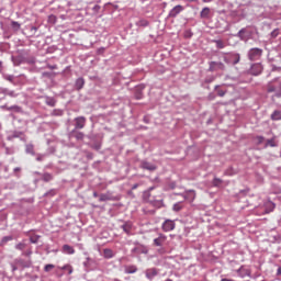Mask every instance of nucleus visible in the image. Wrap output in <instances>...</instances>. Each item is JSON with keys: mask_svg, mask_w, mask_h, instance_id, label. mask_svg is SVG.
<instances>
[{"mask_svg": "<svg viewBox=\"0 0 281 281\" xmlns=\"http://www.w3.org/2000/svg\"><path fill=\"white\" fill-rule=\"evenodd\" d=\"M209 71H225V64L221 61H211Z\"/></svg>", "mask_w": 281, "mask_h": 281, "instance_id": "obj_1", "label": "nucleus"}, {"mask_svg": "<svg viewBox=\"0 0 281 281\" xmlns=\"http://www.w3.org/2000/svg\"><path fill=\"white\" fill-rule=\"evenodd\" d=\"M260 56H262V49H260V48H251L248 52L249 60H258V58H260Z\"/></svg>", "mask_w": 281, "mask_h": 281, "instance_id": "obj_2", "label": "nucleus"}, {"mask_svg": "<svg viewBox=\"0 0 281 281\" xmlns=\"http://www.w3.org/2000/svg\"><path fill=\"white\" fill-rule=\"evenodd\" d=\"M166 240H168V236L159 233L158 237L154 239V246L164 247V245H166Z\"/></svg>", "mask_w": 281, "mask_h": 281, "instance_id": "obj_3", "label": "nucleus"}, {"mask_svg": "<svg viewBox=\"0 0 281 281\" xmlns=\"http://www.w3.org/2000/svg\"><path fill=\"white\" fill-rule=\"evenodd\" d=\"M175 227H176V224H175V221L172 220H166L161 225L162 232H172Z\"/></svg>", "mask_w": 281, "mask_h": 281, "instance_id": "obj_4", "label": "nucleus"}, {"mask_svg": "<svg viewBox=\"0 0 281 281\" xmlns=\"http://www.w3.org/2000/svg\"><path fill=\"white\" fill-rule=\"evenodd\" d=\"M183 10H184L183 5L178 4V5L173 7V8L170 10L169 16H170L171 19H175V18H177L178 14H181V12H183Z\"/></svg>", "mask_w": 281, "mask_h": 281, "instance_id": "obj_5", "label": "nucleus"}, {"mask_svg": "<svg viewBox=\"0 0 281 281\" xmlns=\"http://www.w3.org/2000/svg\"><path fill=\"white\" fill-rule=\"evenodd\" d=\"M86 124H87V119L85 116H78L75 119V128L77 130L85 128Z\"/></svg>", "mask_w": 281, "mask_h": 281, "instance_id": "obj_6", "label": "nucleus"}, {"mask_svg": "<svg viewBox=\"0 0 281 281\" xmlns=\"http://www.w3.org/2000/svg\"><path fill=\"white\" fill-rule=\"evenodd\" d=\"M158 274L159 270H157V268H148L147 270H145V276L147 280H153V278H156V276Z\"/></svg>", "mask_w": 281, "mask_h": 281, "instance_id": "obj_7", "label": "nucleus"}, {"mask_svg": "<svg viewBox=\"0 0 281 281\" xmlns=\"http://www.w3.org/2000/svg\"><path fill=\"white\" fill-rule=\"evenodd\" d=\"M251 76H260L262 74V65L254 64L250 68Z\"/></svg>", "mask_w": 281, "mask_h": 281, "instance_id": "obj_8", "label": "nucleus"}, {"mask_svg": "<svg viewBox=\"0 0 281 281\" xmlns=\"http://www.w3.org/2000/svg\"><path fill=\"white\" fill-rule=\"evenodd\" d=\"M132 254H136V255L148 254V248L144 245H138L132 249Z\"/></svg>", "mask_w": 281, "mask_h": 281, "instance_id": "obj_9", "label": "nucleus"}, {"mask_svg": "<svg viewBox=\"0 0 281 281\" xmlns=\"http://www.w3.org/2000/svg\"><path fill=\"white\" fill-rule=\"evenodd\" d=\"M140 168H143V170H149L150 172L157 170V166H155L148 161H143L140 165Z\"/></svg>", "mask_w": 281, "mask_h": 281, "instance_id": "obj_10", "label": "nucleus"}, {"mask_svg": "<svg viewBox=\"0 0 281 281\" xmlns=\"http://www.w3.org/2000/svg\"><path fill=\"white\" fill-rule=\"evenodd\" d=\"M184 199L186 201H190V203H192V201L196 199V192H194V190L187 191L184 193Z\"/></svg>", "mask_w": 281, "mask_h": 281, "instance_id": "obj_11", "label": "nucleus"}, {"mask_svg": "<svg viewBox=\"0 0 281 281\" xmlns=\"http://www.w3.org/2000/svg\"><path fill=\"white\" fill-rule=\"evenodd\" d=\"M113 256H115V254L113 252V250L111 248L103 249L104 258H106L109 260V259L113 258Z\"/></svg>", "mask_w": 281, "mask_h": 281, "instance_id": "obj_12", "label": "nucleus"}, {"mask_svg": "<svg viewBox=\"0 0 281 281\" xmlns=\"http://www.w3.org/2000/svg\"><path fill=\"white\" fill-rule=\"evenodd\" d=\"M63 251H64V254H68V255L76 254V250L74 249V247H71L69 245H64L63 246Z\"/></svg>", "mask_w": 281, "mask_h": 281, "instance_id": "obj_13", "label": "nucleus"}, {"mask_svg": "<svg viewBox=\"0 0 281 281\" xmlns=\"http://www.w3.org/2000/svg\"><path fill=\"white\" fill-rule=\"evenodd\" d=\"M75 87L78 91H80V89H82V87H85V79L83 78H78L76 80Z\"/></svg>", "mask_w": 281, "mask_h": 281, "instance_id": "obj_14", "label": "nucleus"}, {"mask_svg": "<svg viewBox=\"0 0 281 281\" xmlns=\"http://www.w3.org/2000/svg\"><path fill=\"white\" fill-rule=\"evenodd\" d=\"M210 8L202 9L200 16L201 19H210Z\"/></svg>", "mask_w": 281, "mask_h": 281, "instance_id": "obj_15", "label": "nucleus"}, {"mask_svg": "<svg viewBox=\"0 0 281 281\" xmlns=\"http://www.w3.org/2000/svg\"><path fill=\"white\" fill-rule=\"evenodd\" d=\"M122 229L125 232V234H131V229H133V224H131V222H127L122 226Z\"/></svg>", "mask_w": 281, "mask_h": 281, "instance_id": "obj_16", "label": "nucleus"}, {"mask_svg": "<svg viewBox=\"0 0 281 281\" xmlns=\"http://www.w3.org/2000/svg\"><path fill=\"white\" fill-rule=\"evenodd\" d=\"M271 120H273L274 122L278 120H281V112L276 110L272 114H271Z\"/></svg>", "mask_w": 281, "mask_h": 281, "instance_id": "obj_17", "label": "nucleus"}, {"mask_svg": "<svg viewBox=\"0 0 281 281\" xmlns=\"http://www.w3.org/2000/svg\"><path fill=\"white\" fill-rule=\"evenodd\" d=\"M61 271H68V276H71L74 273V268L70 265H66L60 268Z\"/></svg>", "mask_w": 281, "mask_h": 281, "instance_id": "obj_18", "label": "nucleus"}, {"mask_svg": "<svg viewBox=\"0 0 281 281\" xmlns=\"http://www.w3.org/2000/svg\"><path fill=\"white\" fill-rule=\"evenodd\" d=\"M125 273H137V267L136 266H128L125 268Z\"/></svg>", "mask_w": 281, "mask_h": 281, "instance_id": "obj_19", "label": "nucleus"}, {"mask_svg": "<svg viewBox=\"0 0 281 281\" xmlns=\"http://www.w3.org/2000/svg\"><path fill=\"white\" fill-rule=\"evenodd\" d=\"M273 210H276V204L273 202H269L267 204L266 214H269L270 212H273Z\"/></svg>", "mask_w": 281, "mask_h": 281, "instance_id": "obj_20", "label": "nucleus"}, {"mask_svg": "<svg viewBox=\"0 0 281 281\" xmlns=\"http://www.w3.org/2000/svg\"><path fill=\"white\" fill-rule=\"evenodd\" d=\"M72 133L75 134V138H76V139H79V140L85 139V133H82V132H77V131H72Z\"/></svg>", "mask_w": 281, "mask_h": 281, "instance_id": "obj_21", "label": "nucleus"}, {"mask_svg": "<svg viewBox=\"0 0 281 281\" xmlns=\"http://www.w3.org/2000/svg\"><path fill=\"white\" fill-rule=\"evenodd\" d=\"M172 210H173V212H181V210H183V205L181 204V202H178V203L173 204Z\"/></svg>", "mask_w": 281, "mask_h": 281, "instance_id": "obj_22", "label": "nucleus"}, {"mask_svg": "<svg viewBox=\"0 0 281 281\" xmlns=\"http://www.w3.org/2000/svg\"><path fill=\"white\" fill-rule=\"evenodd\" d=\"M215 44H216L217 49H225V43H223V41L216 40Z\"/></svg>", "mask_w": 281, "mask_h": 281, "instance_id": "obj_23", "label": "nucleus"}, {"mask_svg": "<svg viewBox=\"0 0 281 281\" xmlns=\"http://www.w3.org/2000/svg\"><path fill=\"white\" fill-rule=\"evenodd\" d=\"M46 104L48 106H56V100H54L53 98H47L46 99Z\"/></svg>", "mask_w": 281, "mask_h": 281, "instance_id": "obj_24", "label": "nucleus"}, {"mask_svg": "<svg viewBox=\"0 0 281 281\" xmlns=\"http://www.w3.org/2000/svg\"><path fill=\"white\" fill-rule=\"evenodd\" d=\"M54 179V177L50 173H44L43 175V180L46 182H49Z\"/></svg>", "mask_w": 281, "mask_h": 281, "instance_id": "obj_25", "label": "nucleus"}, {"mask_svg": "<svg viewBox=\"0 0 281 281\" xmlns=\"http://www.w3.org/2000/svg\"><path fill=\"white\" fill-rule=\"evenodd\" d=\"M221 183H223V180H221V178H214V180H213L214 188H218V186H221Z\"/></svg>", "mask_w": 281, "mask_h": 281, "instance_id": "obj_26", "label": "nucleus"}, {"mask_svg": "<svg viewBox=\"0 0 281 281\" xmlns=\"http://www.w3.org/2000/svg\"><path fill=\"white\" fill-rule=\"evenodd\" d=\"M11 27H13V30H21V24L19 22L12 21Z\"/></svg>", "mask_w": 281, "mask_h": 281, "instance_id": "obj_27", "label": "nucleus"}, {"mask_svg": "<svg viewBox=\"0 0 281 281\" xmlns=\"http://www.w3.org/2000/svg\"><path fill=\"white\" fill-rule=\"evenodd\" d=\"M233 57L235 58L233 65H238L240 63V54H234Z\"/></svg>", "mask_w": 281, "mask_h": 281, "instance_id": "obj_28", "label": "nucleus"}, {"mask_svg": "<svg viewBox=\"0 0 281 281\" xmlns=\"http://www.w3.org/2000/svg\"><path fill=\"white\" fill-rule=\"evenodd\" d=\"M38 238H41V236L33 235V236L30 237V240H31V243L36 244V243H38Z\"/></svg>", "mask_w": 281, "mask_h": 281, "instance_id": "obj_29", "label": "nucleus"}, {"mask_svg": "<svg viewBox=\"0 0 281 281\" xmlns=\"http://www.w3.org/2000/svg\"><path fill=\"white\" fill-rule=\"evenodd\" d=\"M54 265H52V263H48V265H46L45 267H44V271H46V273H49V271H52V269H54Z\"/></svg>", "mask_w": 281, "mask_h": 281, "instance_id": "obj_30", "label": "nucleus"}, {"mask_svg": "<svg viewBox=\"0 0 281 281\" xmlns=\"http://www.w3.org/2000/svg\"><path fill=\"white\" fill-rule=\"evenodd\" d=\"M15 249H19L20 251H23L25 249V243H20L15 246Z\"/></svg>", "mask_w": 281, "mask_h": 281, "instance_id": "obj_31", "label": "nucleus"}, {"mask_svg": "<svg viewBox=\"0 0 281 281\" xmlns=\"http://www.w3.org/2000/svg\"><path fill=\"white\" fill-rule=\"evenodd\" d=\"M26 153H30L31 155H34V146L29 145V146L26 147Z\"/></svg>", "mask_w": 281, "mask_h": 281, "instance_id": "obj_32", "label": "nucleus"}, {"mask_svg": "<svg viewBox=\"0 0 281 281\" xmlns=\"http://www.w3.org/2000/svg\"><path fill=\"white\" fill-rule=\"evenodd\" d=\"M48 23H56V15H49L48 16Z\"/></svg>", "mask_w": 281, "mask_h": 281, "instance_id": "obj_33", "label": "nucleus"}, {"mask_svg": "<svg viewBox=\"0 0 281 281\" xmlns=\"http://www.w3.org/2000/svg\"><path fill=\"white\" fill-rule=\"evenodd\" d=\"M225 93H227L226 90H217V95H218L220 98L225 97Z\"/></svg>", "mask_w": 281, "mask_h": 281, "instance_id": "obj_34", "label": "nucleus"}, {"mask_svg": "<svg viewBox=\"0 0 281 281\" xmlns=\"http://www.w3.org/2000/svg\"><path fill=\"white\" fill-rule=\"evenodd\" d=\"M267 144H268L269 146L276 147V140H274L273 138L268 139V140H267Z\"/></svg>", "mask_w": 281, "mask_h": 281, "instance_id": "obj_35", "label": "nucleus"}, {"mask_svg": "<svg viewBox=\"0 0 281 281\" xmlns=\"http://www.w3.org/2000/svg\"><path fill=\"white\" fill-rule=\"evenodd\" d=\"M243 34H245V29H241V30L238 32L239 38H241V41H245V37L243 36Z\"/></svg>", "mask_w": 281, "mask_h": 281, "instance_id": "obj_36", "label": "nucleus"}, {"mask_svg": "<svg viewBox=\"0 0 281 281\" xmlns=\"http://www.w3.org/2000/svg\"><path fill=\"white\" fill-rule=\"evenodd\" d=\"M100 201H109V195H106V194H101V195H100Z\"/></svg>", "mask_w": 281, "mask_h": 281, "instance_id": "obj_37", "label": "nucleus"}, {"mask_svg": "<svg viewBox=\"0 0 281 281\" xmlns=\"http://www.w3.org/2000/svg\"><path fill=\"white\" fill-rule=\"evenodd\" d=\"M139 25H143L144 27H146V25H148V21H146V20H140V21H139Z\"/></svg>", "mask_w": 281, "mask_h": 281, "instance_id": "obj_38", "label": "nucleus"}, {"mask_svg": "<svg viewBox=\"0 0 281 281\" xmlns=\"http://www.w3.org/2000/svg\"><path fill=\"white\" fill-rule=\"evenodd\" d=\"M274 91H276V87H273V86L268 87V92L269 93H273Z\"/></svg>", "mask_w": 281, "mask_h": 281, "instance_id": "obj_39", "label": "nucleus"}, {"mask_svg": "<svg viewBox=\"0 0 281 281\" xmlns=\"http://www.w3.org/2000/svg\"><path fill=\"white\" fill-rule=\"evenodd\" d=\"M53 115H63V111H60V110H55V111L53 112Z\"/></svg>", "mask_w": 281, "mask_h": 281, "instance_id": "obj_40", "label": "nucleus"}, {"mask_svg": "<svg viewBox=\"0 0 281 281\" xmlns=\"http://www.w3.org/2000/svg\"><path fill=\"white\" fill-rule=\"evenodd\" d=\"M8 240H12V236H7V237H3L2 239L3 243H8Z\"/></svg>", "mask_w": 281, "mask_h": 281, "instance_id": "obj_41", "label": "nucleus"}, {"mask_svg": "<svg viewBox=\"0 0 281 281\" xmlns=\"http://www.w3.org/2000/svg\"><path fill=\"white\" fill-rule=\"evenodd\" d=\"M257 139H258L259 144H262V142H265V137H262V136L257 137Z\"/></svg>", "mask_w": 281, "mask_h": 281, "instance_id": "obj_42", "label": "nucleus"}, {"mask_svg": "<svg viewBox=\"0 0 281 281\" xmlns=\"http://www.w3.org/2000/svg\"><path fill=\"white\" fill-rule=\"evenodd\" d=\"M158 254H160V255L166 254V249H164V248L158 249Z\"/></svg>", "mask_w": 281, "mask_h": 281, "instance_id": "obj_43", "label": "nucleus"}, {"mask_svg": "<svg viewBox=\"0 0 281 281\" xmlns=\"http://www.w3.org/2000/svg\"><path fill=\"white\" fill-rule=\"evenodd\" d=\"M3 71V63L0 61V74Z\"/></svg>", "mask_w": 281, "mask_h": 281, "instance_id": "obj_44", "label": "nucleus"}, {"mask_svg": "<svg viewBox=\"0 0 281 281\" xmlns=\"http://www.w3.org/2000/svg\"><path fill=\"white\" fill-rule=\"evenodd\" d=\"M137 188H139V184L136 183L132 187V190H137Z\"/></svg>", "mask_w": 281, "mask_h": 281, "instance_id": "obj_45", "label": "nucleus"}, {"mask_svg": "<svg viewBox=\"0 0 281 281\" xmlns=\"http://www.w3.org/2000/svg\"><path fill=\"white\" fill-rule=\"evenodd\" d=\"M37 161H43V156H38Z\"/></svg>", "mask_w": 281, "mask_h": 281, "instance_id": "obj_46", "label": "nucleus"}, {"mask_svg": "<svg viewBox=\"0 0 281 281\" xmlns=\"http://www.w3.org/2000/svg\"><path fill=\"white\" fill-rule=\"evenodd\" d=\"M25 256H32V251H27L24 254Z\"/></svg>", "mask_w": 281, "mask_h": 281, "instance_id": "obj_47", "label": "nucleus"}, {"mask_svg": "<svg viewBox=\"0 0 281 281\" xmlns=\"http://www.w3.org/2000/svg\"><path fill=\"white\" fill-rule=\"evenodd\" d=\"M221 281H234V279H222Z\"/></svg>", "mask_w": 281, "mask_h": 281, "instance_id": "obj_48", "label": "nucleus"}, {"mask_svg": "<svg viewBox=\"0 0 281 281\" xmlns=\"http://www.w3.org/2000/svg\"><path fill=\"white\" fill-rule=\"evenodd\" d=\"M278 276H281V267L278 269Z\"/></svg>", "mask_w": 281, "mask_h": 281, "instance_id": "obj_49", "label": "nucleus"}, {"mask_svg": "<svg viewBox=\"0 0 281 281\" xmlns=\"http://www.w3.org/2000/svg\"><path fill=\"white\" fill-rule=\"evenodd\" d=\"M204 3H210L212 0H203Z\"/></svg>", "mask_w": 281, "mask_h": 281, "instance_id": "obj_50", "label": "nucleus"}, {"mask_svg": "<svg viewBox=\"0 0 281 281\" xmlns=\"http://www.w3.org/2000/svg\"><path fill=\"white\" fill-rule=\"evenodd\" d=\"M166 281H172V279H167Z\"/></svg>", "mask_w": 281, "mask_h": 281, "instance_id": "obj_51", "label": "nucleus"}, {"mask_svg": "<svg viewBox=\"0 0 281 281\" xmlns=\"http://www.w3.org/2000/svg\"><path fill=\"white\" fill-rule=\"evenodd\" d=\"M189 1H196V0H189Z\"/></svg>", "mask_w": 281, "mask_h": 281, "instance_id": "obj_52", "label": "nucleus"}]
</instances>
